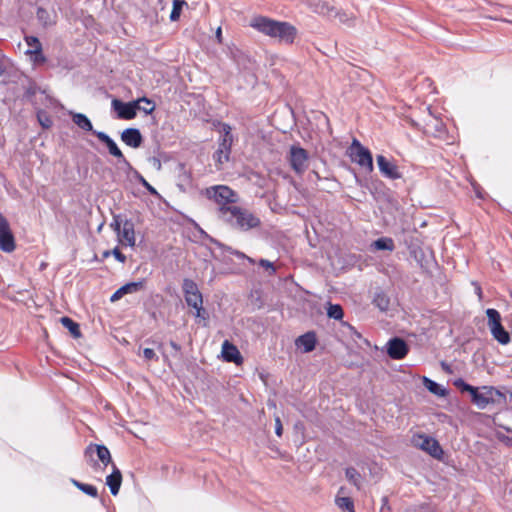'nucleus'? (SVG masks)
I'll list each match as a JSON object with an SVG mask.
<instances>
[{"mask_svg":"<svg viewBox=\"0 0 512 512\" xmlns=\"http://www.w3.org/2000/svg\"><path fill=\"white\" fill-rule=\"evenodd\" d=\"M476 293H478L479 297H481V288L478 286L477 289H476Z\"/></svg>","mask_w":512,"mask_h":512,"instance_id":"57","label":"nucleus"},{"mask_svg":"<svg viewBox=\"0 0 512 512\" xmlns=\"http://www.w3.org/2000/svg\"><path fill=\"white\" fill-rule=\"evenodd\" d=\"M37 118L40 125L45 129L50 128L53 124L51 117L44 111H39L37 113Z\"/></svg>","mask_w":512,"mask_h":512,"instance_id":"37","label":"nucleus"},{"mask_svg":"<svg viewBox=\"0 0 512 512\" xmlns=\"http://www.w3.org/2000/svg\"><path fill=\"white\" fill-rule=\"evenodd\" d=\"M345 476L351 484H353L358 490H360L362 477L354 467H348L345 470Z\"/></svg>","mask_w":512,"mask_h":512,"instance_id":"28","label":"nucleus"},{"mask_svg":"<svg viewBox=\"0 0 512 512\" xmlns=\"http://www.w3.org/2000/svg\"><path fill=\"white\" fill-rule=\"evenodd\" d=\"M335 504L343 512H355L354 502L348 496L336 495Z\"/></svg>","mask_w":512,"mask_h":512,"instance_id":"23","label":"nucleus"},{"mask_svg":"<svg viewBox=\"0 0 512 512\" xmlns=\"http://www.w3.org/2000/svg\"><path fill=\"white\" fill-rule=\"evenodd\" d=\"M118 240L121 244L133 247L135 245V231L134 224L130 220L123 222V227L120 233L117 234Z\"/></svg>","mask_w":512,"mask_h":512,"instance_id":"15","label":"nucleus"},{"mask_svg":"<svg viewBox=\"0 0 512 512\" xmlns=\"http://www.w3.org/2000/svg\"><path fill=\"white\" fill-rule=\"evenodd\" d=\"M46 16H47V11L45 9H43V8H38V10H37V17L41 21H44Z\"/></svg>","mask_w":512,"mask_h":512,"instance_id":"49","label":"nucleus"},{"mask_svg":"<svg viewBox=\"0 0 512 512\" xmlns=\"http://www.w3.org/2000/svg\"><path fill=\"white\" fill-rule=\"evenodd\" d=\"M249 25L259 33L284 44H292L297 36L296 27L289 22L274 20L262 15L252 17Z\"/></svg>","mask_w":512,"mask_h":512,"instance_id":"1","label":"nucleus"},{"mask_svg":"<svg viewBox=\"0 0 512 512\" xmlns=\"http://www.w3.org/2000/svg\"><path fill=\"white\" fill-rule=\"evenodd\" d=\"M215 37H216V39H217V41L219 43L222 42V30H221V27H218V29L216 30Z\"/></svg>","mask_w":512,"mask_h":512,"instance_id":"51","label":"nucleus"},{"mask_svg":"<svg viewBox=\"0 0 512 512\" xmlns=\"http://www.w3.org/2000/svg\"><path fill=\"white\" fill-rule=\"evenodd\" d=\"M275 433L279 437L282 436L283 433V426L279 417L275 418Z\"/></svg>","mask_w":512,"mask_h":512,"instance_id":"47","label":"nucleus"},{"mask_svg":"<svg viewBox=\"0 0 512 512\" xmlns=\"http://www.w3.org/2000/svg\"><path fill=\"white\" fill-rule=\"evenodd\" d=\"M170 346L175 351V355H177L181 351V346L175 341H170Z\"/></svg>","mask_w":512,"mask_h":512,"instance_id":"50","label":"nucleus"},{"mask_svg":"<svg viewBox=\"0 0 512 512\" xmlns=\"http://www.w3.org/2000/svg\"><path fill=\"white\" fill-rule=\"evenodd\" d=\"M308 6L318 14L331 15L334 8L328 4L321 2V0H304Z\"/></svg>","mask_w":512,"mask_h":512,"instance_id":"22","label":"nucleus"},{"mask_svg":"<svg viewBox=\"0 0 512 512\" xmlns=\"http://www.w3.org/2000/svg\"><path fill=\"white\" fill-rule=\"evenodd\" d=\"M26 44L28 45L27 54L31 52H37L39 54V50L42 49V44L39 39L35 36H26L25 37Z\"/></svg>","mask_w":512,"mask_h":512,"instance_id":"35","label":"nucleus"},{"mask_svg":"<svg viewBox=\"0 0 512 512\" xmlns=\"http://www.w3.org/2000/svg\"><path fill=\"white\" fill-rule=\"evenodd\" d=\"M412 444L415 447L427 452L435 459H441L443 456V449L441 448L439 442L433 437L424 434H417L412 437Z\"/></svg>","mask_w":512,"mask_h":512,"instance_id":"9","label":"nucleus"},{"mask_svg":"<svg viewBox=\"0 0 512 512\" xmlns=\"http://www.w3.org/2000/svg\"><path fill=\"white\" fill-rule=\"evenodd\" d=\"M355 337L361 338V334L355 331Z\"/></svg>","mask_w":512,"mask_h":512,"instance_id":"58","label":"nucleus"},{"mask_svg":"<svg viewBox=\"0 0 512 512\" xmlns=\"http://www.w3.org/2000/svg\"><path fill=\"white\" fill-rule=\"evenodd\" d=\"M503 394L492 386L476 387L471 401L479 409H485L488 405L494 404Z\"/></svg>","mask_w":512,"mask_h":512,"instance_id":"6","label":"nucleus"},{"mask_svg":"<svg viewBox=\"0 0 512 512\" xmlns=\"http://www.w3.org/2000/svg\"><path fill=\"white\" fill-rule=\"evenodd\" d=\"M373 304L381 311H387L390 306L389 297L382 291L375 293Z\"/></svg>","mask_w":512,"mask_h":512,"instance_id":"26","label":"nucleus"},{"mask_svg":"<svg viewBox=\"0 0 512 512\" xmlns=\"http://www.w3.org/2000/svg\"><path fill=\"white\" fill-rule=\"evenodd\" d=\"M15 249V240L9 222L0 213V250L12 252Z\"/></svg>","mask_w":512,"mask_h":512,"instance_id":"11","label":"nucleus"},{"mask_svg":"<svg viewBox=\"0 0 512 512\" xmlns=\"http://www.w3.org/2000/svg\"><path fill=\"white\" fill-rule=\"evenodd\" d=\"M187 6L185 0H173V7L170 14L171 21H177L180 18L183 7Z\"/></svg>","mask_w":512,"mask_h":512,"instance_id":"29","label":"nucleus"},{"mask_svg":"<svg viewBox=\"0 0 512 512\" xmlns=\"http://www.w3.org/2000/svg\"><path fill=\"white\" fill-rule=\"evenodd\" d=\"M376 160L379 171L385 178L396 180L402 177V174L394 161L389 160L384 155H377Z\"/></svg>","mask_w":512,"mask_h":512,"instance_id":"13","label":"nucleus"},{"mask_svg":"<svg viewBox=\"0 0 512 512\" xmlns=\"http://www.w3.org/2000/svg\"><path fill=\"white\" fill-rule=\"evenodd\" d=\"M143 357L145 358V360L147 361H152V360H155V361H158V356L156 355V353L154 352L153 349L151 348H145L143 349Z\"/></svg>","mask_w":512,"mask_h":512,"instance_id":"43","label":"nucleus"},{"mask_svg":"<svg viewBox=\"0 0 512 512\" xmlns=\"http://www.w3.org/2000/svg\"><path fill=\"white\" fill-rule=\"evenodd\" d=\"M153 162H154V165H157V168H158V169H160V168H161V162H160V160H158V159L154 158V159H153Z\"/></svg>","mask_w":512,"mask_h":512,"instance_id":"54","label":"nucleus"},{"mask_svg":"<svg viewBox=\"0 0 512 512\" xmlns=\"http://www.w3.org/2000/svg\"><path fill=\"white\" fill-rule=\"evenodd\" d=\"M60 322L66 329L69 330V332L74 338H79L81 336L79 324L76 323L74 320L67 316H64L61 317Z\"/></svg>","mask_w":512,"mask_h":512,"instance_id":"25","label":"nucleus"},{"mask_svg":"<svg viewBox=\"0 0 512 512\" xmlns=\"http://www.w3.org/2000/svg\"><path fill=\"white\" fill-rule=\"evenodd\" d=\"M312 174L316 177V179H317V180H320V179H321V177H320V175H319V173H318V172H316V171H312Z\"/></svg>","mask_w":512,"mask_h":512,"instance_id":"55","label":"nucleus"},{"mask_svg":"<svg viewBox=\"0 0 512 512\" xmlns=\"http://www.w3.org/2000/svg\"><path fill=\"white\" fill-rule=\"evenodd\" d=\"M123 222L120 215H115L113 217V221L111 222V228L118 234L123 227Z\"/></svg>","mask_w":512,"mask_h":512,"instance_id":"41","label":"nucleus"},{"mask_svg":"<svg viewBox=\"0 0 512 512\" xmlns=\"http://www.w3.org/2000/svg\"><path fill=\"white\" fill-rule=\"evenodd\" d=\"M295 344L298 348H302L303 352L308 353L315 349L316 346V336L314 332H307L301 336H299Z\"/></svg>","mask_w":512,"mask_h":512,"instance_id":"18","label":"nucleus"},{"mask_svg":"<svg viewBox=\"0 0 512 512\" xmlns=\"http://www.w3.org/2000/svg\"><path fill=\"white\" fill-rule=\"evenodd\" d=\"M93 135L107 146L109 153L117 158L120 164L129 168L131 167L129 161L125 158L115 141L108 134L101 131H93Z\"/></svg>","mask_w":512,"mask_h":512,"instance_id":"12","label":"nucleus"},{"mask_svg":"<svg viewBox=\"0 0 512 512\" xmlns=\"http://www.w3.org/2000/svg\"><path fill=\"white\" fill-rule=\"evenodd\" d=\"M345 494H346V489H345V487H340V488H339V490H338L337 495L345 496Z\"/></svg>","mask_w":512,"mask_h":512,"instance_id":"52","label":"nucleus"},{"mask_svg":"<svg viewBox=\"0 0 512 512\" xmlns=\"http://www.w3.org/2000/svg\"><path fill=\"white\" fill-rule=\"evenodd\" d=\"M228 251L235 255L237 258L239 259H247L250 263H254V260L248 256H246L243 252H240V251H237V250H232L231 248H228Z\"/></svg>","mask_w":512,"mask_h":512,"instance_id":"45","label":"nucleus"},{"mask_svg":"<svg viewBox=\"0 0 512 512\" xmlns=\"http://www.w3.org/2000/svg\"><path fill=\"white\" fill-rule=\"evenodd\" d=\"M185 301L188 306L194 308L195 310L199 311V308H201V305H203V298L202 294H193V295H185L184 296Z\"/></svg>","mask_w":512,"mask_h":512,"instance_id":"34","label":"nucleus"},{"mask_svg":"<svg viewBox=\"0 0 512 512\" xmlns=\"http://www.w3.org/2000/svg\"><path fill=\"white\" fill-rule=\"evenodd\" d=\"M125 294L121 292V288H119L118 290H116L112 296L110 297V301L111 302H115V301H118L119 299H121Z\"/></svg>","mask_w":512,"mask_h":512,"instance_id":"48","label":"nucleus"},{"mask_svg":"<svg viewBox=\"0 0 512 512\" xmlns=\"http://www.w3.org/2000/svg\"><path fill=\"white\" fill-rule=\"evenodd\" d=\"M308 161L309 154L304 148L296 145L290 147L288 162L297 175H302L307 170Z\"/></svg>","mask_w":512,"mask_h":512,"instance_id":"10","label":"nucleus"},{"mask_svg":"<svg viewBox=\"0 0 512 512\" xmlns=\"http://www.w3.org/2000/svg\"><path fill=\"white\" fill-rule=\"evenodd\" d=\"M121 292L126 294L136 293L144 288V281L130 282L120 287Z\"/></svg>","mask_w":512,"mask_h":512,"instance_id":"33","label":"nucleus"},{"mask_svg":"<svg viewBox=\"0 0 512 512\" xmlns=\"http://www.w3.org/2000/svg\"><path fill=\"white\" fill-rule=\"evenodd\" d=\"M121 140L132 148H138L143 142L140 131L136 128H127L121 133Z\"/></svg>","mask_w":512,"mask_h":512,"instance_id":"16","label":"nucleus"},{"mask_svg":"<svg viewBox=\"0 0 512 512\" xmlns=\"http://www.w3.org/2000/svg\"><path fill=\"white\" fill-rule=\"evenodd\" d=\"M72 483L79 489L81 490L82 492H84L85 494L91 496V497H97L98 496V491H97V488L93 485H90V484H85V483H82V482H79L77 480H72Z\"/></svg>","mask_w":512,"mask_h":512,"instance_id":"32","label":"nucleus"},{"mask_svg":"<svg viewBox=\"0 0 512 512\" xmlns=\"http://www.w3.org/2000/svg\"><path fill=\"white\" fill-rule=\"evenodd\" d=\"M96 453L98 459L107 466L111 462V454L108 448L104 445H89L86 448L85 455L87 457H92V455Z\"/></svg>","mask_w":512,"mask_h":512,"instance_id":"17","label":"nucleus"},{"mask_svg":"<svg viewBox=\"0 0 512 512\" xmlns=\"http://www.w3.org/2000/svg\"><path fill=\"white\" fill-rule=\"evenodd\" d=\"M408 352L409 347L407 343L399 337H394L387 342V354L392 359H403Z\"/></svg>","mask_w":512,"mask_h":512,"instance_id":"14","label":"nucleus"},{"mask_svg":"<svg viewBox=\"0 0 512 512\" xmlns=\"http://www.w3.org/2000/svg\"><path fill=\"white\" fill-rule=\"evenodd\" d=\"M203 313H204V309H203V305H201V308H199V312H198V310H196V317H202Z\"/></svg>","mask_w":512,"mask_h":512,"instance_id":"53","label":"nucleus"},{"mask_svg":"<svg viewBox=\"0 0 512 512\" xmlns=\"http://www.w3.org/2000/svg\"><path fill=\"white\" fill-rule=\"evenodd\" d=\"M486 315L488 318V326L490 328V332L492 336L502 345H506L510 342L509 333L504 329L501 324V315L500 313L493 308H489L486 310Z\"/></svg>","mask_w":512,"mask_h":512,"instance_id":"7","label":"nucleus"},{"mask_svg":"<svg viewBox=\"0 0 512 512\" xmlns=\"http://www.w3.org/2000/svg\"><path fill=\"white\" fill-rule=\"evenodd\" d=\"M112 108L117 113L118 118L131 120L136 117L138 110L143 111L145 114H151L155 110V104L146 97L131 102L113 99Z\"/></svg>","mask_w":512,"mask_h":512,"instance_id":"3","label":"nucleus"},{"mask_svg":"<svg viewBox=\"0 0 512 512\" xmlns=\"http://www.w3.org/2000/svg\"><path fill=\"white\" fill-rule=\"evenodd\" d=\"M444 131V123L438 118H431L425 123V132L435 135Z\"/></svg>","mask_w":512,"mask_h":512,"instance_id":"24","label":"nucleus"},{"mask_svg":"<svg viewBox=\"0 0 512 512\" xmlns=\"http://www.w3.org/2000/svg\"><path fill=\"white\" fill-rule=\"evenodd\" d=\"M206 195L213 199L218 207V217L221 218V209L225 207H234L237 201V194L228 186L217 185L206 189Z\"/></svg>","mask_w":512,"mask_h":512,"instance_id":"5","label":"nucleus"},{"mask_svg":"<svg viewBox=\"0 0 512 512\" xmlns=\"http://www.w3.org/2000/svg\"><path fill=\"white\" fill-rule=\"evenodd\" d=\"M454 385L460 389L462 392H468L471 397L473 396V393L475 391V388L474 386L466 383L463 379H457L455 382H454Z\"/></svg>","mask_w":512,"mask_h":512,"instance_id":"38","label":"nucleus"},{"mask_svg":"<svg viewBox=\"0 0 512 512\" xmlns=\"http://www.w3.org/2000/svg\"><path fill=\"white\" fill-rule=\"evenodd\" d=\"M28 54L31 55L33 62L36 64H43L46 62V57L43 55L42 49L39 50V54L37 52H31Z\"/></svg>","mask_w":512,"mask_h":512,"instance_id":"42","label":"nucleus"},{"mask_svg":"<svg viewBox=\"0 0 512 512\" xmlns=\"http://www.w3.org/2000/svg\"><path fill=\"white\" fill-rule=\"evenodd\" d=\"M182 290H183L184 296L201 293L198 289L197 284L192 279H189V278H185L183 280Z\"/></svg>","mask_w":512,"mask_h":512,"instance_id":"31","label":"nucleus"},{"mask_svg":"<svg viewBox=\"0 0 512 512\" xmlns=\"http://www.w3.org/2000/svg\"><path fill=\"white\" fill-rule=\"evenodd\" d=\"M226 224L233 229L246 232L261 225L260 218L250 210L234 206L221 209V218Z\"/></svg>","mask_w":512,"mask_h":512,"instance_id":"2","label":"nucleus"},{"mask_svg":"<svg viewBox=\"0 0 512 512\" xmlns=\"http://www.w3.org/2000/svg\"><path fill=\"white\" fill-rule=\"evenodd\" d=\"M372 246L376 250H387V251H393L395 249V244L392 238L389 237H381L375 240L372 244Z\"/></svg>","mask_w":512,"mask_h":512,"instance_id":"27","label":"nucleus"},{"mask_svg":"<svg viewBox=\"0 0 512 512\" xmlns=\"http://www.w3.org/2000/svg\"><path fill=\"white\" fill-rule=\"evenodd\" d=\"M220 137L218 139V148L213 154V159L218 166L223 165L230 159L231 148L234 143L232 128L227 123L221 124Z\"/></svg>","mask_w":512,"mask_h":512,"instance_id":"4","label":"nucleus"},{"mask_svg":"<svg viewBox=\"0 0 512 512\" xmlns=\"http://www.w3.org/2000/svg\"><path fill=\"white\" fill-rule=\"evenodd\" d=\"M330 16H334V17L338 18L341 23H344L347 25H350L352 22V18L345 12H339V11L333 10V12H331Z\"/></svg>","mask_w":512,"mask_h":512,"instance_id":"39","label":"nucleus"},{"mask_svg":"<svg viewBox=\"0 0 512 512\" xmlns=\"http://www.w3.org/2000/svg\"><path fill=\"white\" fill-rule=\"evenodd\" d=\"M222 355L223 358L228 362L238 363L241 360L239 350L236 348V346L229 343L227 340L224 341L222 345Z\"/></svg>","mask_w":512,"mask_h":512,"instance_id":"20","label":"nucleus"},{"mask_svg":"<svg viewBox=\"0 0 512 512\" xmlns=\"http://www.w3.org/2000/svg\"><path fill=\"white\" fill-rule=\"evenodd\" d=\"M72 121L75 125H77L80 129L86 132L93 133V125L90 119L82 113L71 112L70 113Z\"/></svg>","mask_w":512,"mask_h":512,"instance_id":"21","label":"nucleus"},{"mask_svg":"<svg viewBox=\"0 0 512 512\" xmlns=\"http://www.w3.org/2000/svg\"><path fill=\"white\" fill-rule=\"evenodd\" d=\"M110 254H112V251H105V252L103 253V257H105V258H106V257H108Z\"/></svg>","mask_w":512,"mask_h":512,"instance_id":"56","label":"nucleus"},{"mask_svg":"<svg viewBox=\"0 0 512 512\" xmlns=\"http://www.w3.org/2000/svg\"><path fill=\"white\" fill-rule=\"evenodd\" d=\"M259 265L267 270H270V274L273 275L276 272V269L272 262L266 260V259H260Z\"/></svg>","mask_w":512,"mask_h":512,"instance_id":"44","label":"nucleus"},{"mask_svg":"<svg viewBox=\"0 0 512 512\" xmlns=\"http://www.w3.org/2000/svg\"><path fill=\"white\" fill-rule=\"evenodd\" d=\"M343 309L338 304H329V307L327 309V315L330 318H333L335 320H340L343 317Z\"/></svg>","mask_w":512,"mask_h":512,"instance_id":"36","label":"nucleus"},{"mask_svg":"<svg viewBox=\"0 0 512 512\" xmlns=\"http://www.w3.org/2000/svg\"><path fill=\"white\" fill-rule=\"evenodd\" d=\"M350 157L353 162L366 169L367 172L373 171L372 154L357 139H354L350 146Z\"/></svg>","mask_w":512,"mask_h":512,"instance_id":"8","label":"nucleus"},{"mask_svg":"<svg viewBox=\"0 0 512 512\" xmlns=\"http://www.w3.org/2000/svg\"><path fill=\"white\" fill-rule=\"evenodd\" d=\"M122 483V474L120 470L113 465V472L107 476L106 484L109 486L111 494L116 496Z\"/></svg>","mask_w":512,"mask_h":512,"instance_id":"19","label":"nucleus"},{"mask_svg":"<svg viewBox=\"0 0 512 512\" xmlns=\"http://www.w3.org/2000/svg\"><path fill=\"white\" fill-rule=\"evenodd\" d=\"M138 180L140 182V184L151 194V195H154V196H159V193L157 192V190L149 184V182L141 175L138 176Z\"/></svg>","mask_w":512,"mask_h":512,"instance_id":"40","label":"nucleus"},{"mask_svg":"<svg viewBox=\"0 0 512 512\" xmlns=\"http://www.w3.org/2000/svg\"><path fill=\"white\" fill-rule=\"evenodd\" d=\"M424 385L431 393L435 395L444 396L446 393L445 389H443L438 383L430 380L427 377H424Z\"/></svg>","mask_w":512,"mask_h":512,"instance_id":"30","label":"nucleus"},{"mask_svg":"<svg viewBox=\"0 0 512 512\" xmlns=\"http://www.w3.org/2000/svg\"><path fill=\"white\" fill-rule=\"evenodd\" d=\"M112 254L119 262L124 263L126 261V256L119 250V248H114L112 250Z\"/></svg>","mask_w":512,"mask_h":512,"instance_id":"46","label":"nucleus"}]
</instances>
